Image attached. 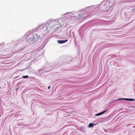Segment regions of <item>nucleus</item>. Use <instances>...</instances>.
Instances as JSON below:
<instances>
[{"instance_id":"obj_1","label":"nucleus","mask_w":135,"mask_h":135,"mask_svg":"<svg viewBox=\"0 0 135 135\" xmlns=\"http://www.w3.org/2000/svg\"><path fill=\"white\" fill-rule=\"evenodd\" d=\"M40 36L38 35L37 33L33 34V36L30 37L28 40L29 42L31 41H35L36 39H40Z\"/></svg>"},{"instance_id":"obj_2","label":"nucleus","mask_w":135,"mask_h":135,"mask_svg":"<svg viewBox=\"0 0 135 135\" xmlns=\"http://www.w3.org/2000/svg\"><path fill=\"white\" fill-rule=\"evenodd\" d=\"M68 41L67 40H58L57 42L59 44H62Z\"/></svg>"},{"instance_id":"obj_3","label":"nucleus","mask_w":135,"mask_h":135,"mask_svg":"<svg viewBox=\"0 0 135 135\" xmlns=\"http://www.w3.org/2000/svg\"><path fill=\"white\" fill-rule=\"evenodd\" d=\"M124 99L128 101H133V99H126V98H120L118 99V100Z\"/></svg>"},{"instance_id":"obj_4","label":"nucleus","mask_w":135,"mask_h":135,"mask_svg":"<svg viewBox=\"0 0 135 135\" xmlns=\"http://www.w3.org/2000/svg\"><path fill=\"white\" fill-rule=\"evenodd\" d=\"M107 110H105L104 111L100 113H98L97 114L95 115L96 116H98L100 115H101L102 114H103L104 113H105L106 111H107Z\"/></svg>"},{"instance_id":"obj_5","label":"nucleus","mask_w":135,"mask_h":135,"mask_svg":"<svg viewBox=\"0 0 135 135\" xmlns=\"http://www.w3.org/2000/svg\"><path fill=\"white\" fill-rule=\"evenodd\" d=\"M94 124L91 123H90L88 126L90 128L91 127H92L94 125Z\"/></svg>"},{"instance_id":"obj_6","label":"nucleus","mask_w":135,"mask_h":135,"mask_svg":"<svg viewBox=\"0 0 135 135\" xmlns=\"http://www.w3.org/2000/svg\"><path fill=\"white\" fill-rule=\"evenodd\" d=\"M28 75L23 76V78H28Z\"/></svg>"},{"instance_id":"obj_7","label":"nucleus","mask_w":135,"mask_h":135,"mask_svg":"<svg viewBox=\"0 0 135 135\" xmlns=\"http://www.w3.org/2000/svg\"><path fill=\"white\" fill-rule=\"evenodd\" d=\"M50 88V86H49V87H48V89H49Z\"/></svg>"}]
</instances>
